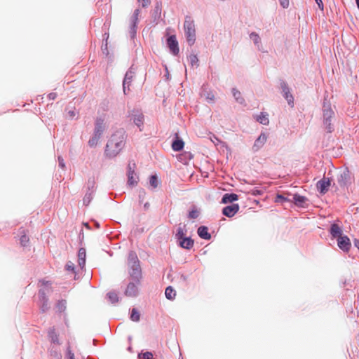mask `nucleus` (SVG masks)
Masks as SVG:
<instances>
[{"mask_svg":"<svg viewBox=\"0 0 359 359\" xmlns=\"http://www.w3.org/2000/svg\"><path fill=\"white\" fill-rule=\"evenodd\" d=\"M128 266L130 267V275L133 280L136 281L137 284H140L142 278V270L140 265V261L135 252H131L128 255Z\"/></svg>","mask_w":359,"mask_h":359,"instance_id":"obj_1","label":"nucleus"},{"mask_svg":"<svg viewBox=\"0 0 359 359\" xmlns=\"http://www.w3.org/2000/svg\"><path fill=\"white\" fill-rule=\"evenodd\" d=\"M40 283L42 286H44V289H41L39 292L40 308L42 312H46L48 309V299L46 294L51 291V284L44 280H41Z\"/></svg>","mask_w":359,"mask_h":359,"instance_id":"obj_2","label":"nucleus"},{"mask_svg":"<svg viewBox=\"0 0 359 359\" xmlns=\"http://www.w3.org/2000/svg\"><path fill=\"white\" fill-rule=\"evenodd\" d=\"M184 27L187 41L190 46H192L196 40V31L194 21L187 17Z\"/></svg>","mask_w":359,"mask_h":359,"instance_id":"obj_3","label":"nucleus"},{"mask_svg":"<svg viewBox=\"0 0 359 359\" xmlns=\"http://www.w3.org/2000/svg\"><path fill=\"white\" fill-rule=\"evenodd\" d=\"M323 123L328 133H332L334 130L332 120L334 117V112L330 105L323 106Z\"/></svg>","mask_w":359,"mask_h":359,"instance_id":"obj_4","label":"nucleus"},{"mask_svg":"<svg viewBox=\"0 0 359 359\" xmlns=\"http://www.w3.org/2000/svg\"><path fill=\"white\" fill-rule=\"evenodd\" d=\"M140 13V11L139 9H135L133 15L130 19L128 33L132 39H134L136 36L137 25L138 22Z\"/></svg>","mask_w":359,"mask_h":359,"instance_id":"obj_5","label":"nucleus"},{"mask_svg":"<svg viewBox=\"0 0 359 359\" xmlns=\"http://www.w3.org/2000/svg\"><path fill=\"white\" fill-rule=\"evenodd\" d=\"M136 165L135 163L130 162L128 165V184L129 186L134 187L138 183V177L135 170Z\"/></svg>","mask_w":359,"mask_h":359,"instance_id":"obj_6","label":"nucleus"},{"mask_svg":"<svg viewBox=\"0 0 359 359\" xmlns=\"http://www.w3.org/2000/svg\"><path fill=\"white\" fill-rule=\"evenodd\" d=\"M114 136L116 137L115 140L116 141L115 143L116 149H114V152L116 151V153H118L125 145L126 132L123 130H117Z\"/></svg>","mask_w":359,"mask_h":359,"instance_id":"obj_7","label":"nucleus"},{"mask_svg":"<svg viewBox=\"0 0 359 359\" xmlns=\"http://www.w3.org/2000/svg\"><path fill=\"white\" fill-rule=\"evenodd\" d=\"M167 45L170 49V51L175 55H177L179 52L178 42L177 41L175 35L169 36L167 39Z\"/></svg>","mask_w":359,"mask_h":359,"instance_id":"obj_8","label":"nucleus"},{"mask_svg":"<svg viewBox=\"0 0 359 359\" xmlns=\"http://www.w3.org/2000/svg\"><path fill=\"white\" fill-rule=\"evenodd\" d=\"M339 248L344 252H348L351 246L350 239L346 236H341L337 238Z\"/></svg>","mask_w":359,"mask_h":359,"instance_id":"obj_9","label":"nucleus"},{"mask_svg":"<svg viewBox=\"0 0 359 359\" xmlns=\"http://www.w3.org/2000/svg\"><path fill=\"white\" fill-rule=\"evenodd\" d=\"M337 182L341 187H346L348 184L351 183V176L348 170L343 171L337 177Z\"/></svg>","mask_w":359,"mask_h":359,"instance_id":"obj_10","label":"nucleus"},{"mask_svg":"<svg viewBox=\"0 0 359 359\" xmlns=\"http://www.w3.org/2000/svg\"><path fill=\"white\" fill-rule=\"evenodd\" d=\"M136 281H131L127 285L125 294L128 297H135L138 294V285Z\"/></svg>","mask_w":359,"mask_h":359,"instance_id":"obj_11","label":"nucleus"},{"mask_svg":"<svg viewBox=\"0 0 359 359\" xmlns=\"http://www.w3.org/2000/svg\"><path fill=\"white\" fill-rule=\"evenodd\" d=\"M238 210L239 205L238 204H232L224 207L222 210V213L228 217H232L238 212Z\"/></svg>","mask_w":359,"mask_h":359,"instance_id":"obj_12","label":"nucleus"},{"mask_svg":"<svg viewBox=\"0 0 359 359\" xmlns=\"http://www.w3.org/2000/svg\"><path fill=\"white\" fill-rule=\"evenodd\" d=\"M330 184V179L323 178L317 183L318 190L320 194H324L328 191Z\"/></svg>","mask_w":359,"mask_h":359,"instance_id":"obj_13","label":"nucleus"},{"mask_svg":"<svg viewBox=\"0 0 359 359\" xmlns=\"http://www.w3.org/2000/svg\"><path fill=\"white\" fill-rule=\"evenodd\" d=\"M280 86L284 93V97L287 100L290 105H292L294 102V98L290 92V89L285 81L280 82Z\"/></svg>","mask_w":359,"mask_h":359,"instance_id":"obj_14","label":"nucleus"},{"mask_svg":"<svg viewBox=\"0 0 359 359\" xmlns=\"http://www.w3.org/2000/svg\"><path fill=\"white\" fill-rule=\"evenodd\" d=\"M266 140L267 135L264 133H262L255 140L254 145L252 147V149L255 151H258L260 148H262L264 146V144L266 142Z\"/></svg>","mask_w":359,"mask_h":359,"instance_id":"obj_15","label":"nucleus"},{"mask_svg":"<svg viewBox=\"0 0 359 359\" xmlns=\"http://www.w3.org/2000/svg\"><path fill=\"white\" fill-rule=\"evenodd\" d=\"M179 241V245L181 248L190 250L194 246V240H192L190 237H185Z\"/></svg>","mask_w":359,"mask_h":359,"instance_id":"obj_16","label":"nucleus"},{"mask_svg":"<svg viewBox=\"0 0 359 359\" xmlns=\"http://www.w3.org/2000/svg\"><path fill=\"white\" fill-rule=\"evenodd\" d=\"M133 73L132 72H128L126 74L125 79L123 81V92L125 94H127V92H126L127 88H128V90H130L129 86L133 80Z\"/></svg>","mask_w":359,"mask_h":359,"instance_id":"obj_17","label":"nucleus"},{"mask_svg":"<svg viewBox=\"0 0 359 359\" xmlns=\"http://www.w3.org/2000/svg\"><path fill=\"white\" fill-rule=\"evenodd\" d=\"M86 252L85 248H80L78 252V264L79 266L83 269L86 264Z\"/></svg>","mask_w":359,"mask_h":359,"instance_id":"obj_18","label":"nucleus"},{"mask_svg":"<svg viewBox=\"0 0 359 359\" xmlns=\"http://www.w3.org/2000/svg\"><path fill=\"white\" fill-rule=\"evenodd\" d=\"M330 232L333 238H338L339 236H342V230L337 224H332Z\"/></svg>","mask_w":359,"mask_h":359,"instance_id":"obj_19","label":"nucleus"},{"mask_svg":"<svg viewBox=\"0 0 359 359\" xmlns=\"http://www.w3.org/2000/svg\"><path fill=\"white\" fill-rule=\"evenodd\" d=\"M198 234L201 238L205 240H210L211 238V235L208 233V229L205 226H201L198 229Z\"/></svg>","mask_w":359,"mask_h":359,"instance_id":"obj_20","label":"nucleus"},{"mask_svg":"<svg viewBox=\"0 0 359 359\" xmlns=\"http://www.w3.org/2000/svg\"><path fill=\"white\" fill-rule=\"evenodd\" d=\"M238 199V196L236 194H225L222 199V203H233Z\"/></svg>","mask_w":359,"mask_h":359,"instance_id":"obj_21","label":"nucleus"},{"mask_svg":"<svg viewBox=\"0 0 359 359\" xmlns=\"http://www.w3.org/2000/svg\"><path fill=\"white\" fill-rule=\"evenodd\" d=\"M293 201L295 205L302 207L307 201V198L305 196L295 194L293 196Z\"/></svg>","mask_w":359,"mask_h":359,"instance_id":"obj_22","label":"nucleus"},{"mask_svg":"<svg viewBox=\"0 0 359 359\" xmlns=\"http://www.w3.org/2000/svg\"><path fill=\"white\" fill-rule=\"evenodd\" d=\"M184 143L182 140L178 138L175 140L172 144V148L175 151H181L184 147Z\"/></svg>","mask_w":359,"mask_h":359,"instance_id":"obj_23","label":"nucleus"},{"mask_svg":"<svg viewBox=\"0 0 359 359\" xmlns=\"http://www.w3.org/2000/svg\"><path fill=\"white\" fill-rule=\"evenodd\" d=\"M165 295L168 299L172 300L176 296V292L171 286H168L165 289Z\"/></svg>","mask_w":359,"mask_h":359,"instance_id":"obj_24","label":"nucleus"},{"mask_svg":"<svg viewBox=\"0 0 359 359\" xmlns=\"http://www.w3.org/2000/svg\"><path fill=\"white\" fill-rule=\"evenodd\" d=\"M134 123L139 128L143 126L144 123V116L142 114H137L133 118Z\"/></svg>","mask_w":359,"mask_h":359,"instance_id":"obj_25","label":"nucleus"},{"mask_svg":"<svg viewBox=\"0 0 359 359\" xmlns=\"http://www.w3.org/2000/svg\"><path fill=\"white\" fill-rule=\"evenodd\" d=\"M257 121L259 122L261 124L268 125L269 122L268 118V114L261 113L259 116H257Z\"/></svg>","mask_w":359,"mask_h":359,"instance_id":"obj_26","label":"nucleus"},{"mask_svg":"<svg viewBox=\"0 0 359 359\" xmlns=\"http://www.w3.org/2000/svg\"><path fill=\"white\" fill-rule=\"evenodd\" d=\"M186 229H185V225L184 226H179L178 229H177V233H176V238L180 241L184 238H185V235H186Z\"/></svg>","mask_w":359,"mask_h":359,"instance_id":"obj_27","label":"nucleus"},{"mask_svg":"<svg viewBox=\"0 0 359 359\" xmlns=\"http://www.w3.org/2000/svg\"><path fill=\"white\" fill-rule=\"evenodd\" d=\"M48 337H50L51 341L55 344H59L58 336L55 332L54 328L50 329L48 332Z\"/></svg>","mask_w":359,"mask_h":359,"instance_id":"obj_28","label":"nucleus"},{"mask_svg":"<svg viewBox=\"0 0 359 359\" xmlns=\"http://www.w3.org/2000/svg\"><path fill=\"white\" fill-rule=\"evenodd\" d=\"M103 130H104L103 121L97 120V123H96L95 134H97V135L100 136Z\"/></svg>","mask_w":359,"mask_h":359,"instance_id":"obj_29","label":"nucleus"},{"mask_svg":"<svg viewBox=\"0 0 359 359\" xmlns=\"http://www.w3.org/2000/svg\"><path fill=\"white\" fill-rule=\"evenodd\" d=\"M140 312L137 311V309L133 308L131 311V314H130V319L133 320V321H135V322H137L140 320Z\"/></svg>","mask_w":359,"mask_h":359,"instance_id":"obj_30","label":"nucleus"},{"mask_svg":"<svg viewBox=\"0 0 359 359\" xmlns=\"http://www.w3.org/2000/svg\"><path fill=\"white\" fill-rule=\"evenodd\" d=\"M104 35L107 36V38H106L105 43L102 44V52L106 56H109V48H108V42H107V41H108V39L109 37V34H104Z\"/></svg>","mask_w":359,"mask_h":359,"instance_id":"obj_31","label":"nucleus"},{"mask_svg":"<svg viewBox=\"0 0 359 359\" xmlns=\"http://www.w3.org/2000/svg\"><path fill=\"white\" fill-rule=\"evenodd\" d=\"M149 184L154 189L158 187L159 182H158V178L156 175L151 176L150 180H149Z\"/></svg>","mask_w":359,"mask_h":359,"instance_id":"obj_32","label":"nucleus"},{"mask_svg":"<svg viewBox=\"0 0 359 359\" xmlns=\"http://www.w3.org/2000/svg\"><path fill=\"white\" fill-rule=\"evenodd\" d=\"M189 60L192 66H198V58L196 55L191 54L189 57Z\"/></svg>","mask_w":359,"mask_h":359,"instance_id":"obj_33","label":"nucleus"},{"mask_svg":"<svg viewBox=\"0 0 359 359\" xmlns=\"http://www.w3.org/2000/svg\"><path fill=\"white\" fill-rule=\"evenodd\" d=\"M232 92H233V95L236 99V100L238 101L239 102L242 103L243 101V99L242 97H241V93L236 88H233L232 90Z\"/></svg>","mask_w":359,"mask_h":359,"instance_id":"obj_34","label":"nucleus"},{"mask_svg":"<svg viewBox=\"0 0 359 359\" xmlns=\"http://www.w3.org/2000/svg\"><path fill=\"white\" fill-rule=\"evenodd\" d=\"M99 135H97V134H95L94 136L90 139L88 144L90 147H93L97 144L98 140L100 139Z\"/></svg>","mask_w":359,"mask_h":359,"instance_id":"obj_35","label":"nucleus"},{"mask_svg":"<svg viewBox=\"0 0 359 359\" xmlns=\"http://www.w3.org/2000/svg\"><path fill=\"white\" fill-rule=\"evenodd\" d=\"M29 238L27 235L24 234V235L21 236L20 243L22 245H23V246L27 245V244L29 243Z\"/></svg>","mask_w":359,"mask_h":359,"instance_id":"obj_36","label":"nucleus"},{"mask_svg":"<svg viewBox=\"0 0 359 359\" xmlns=\"http://www.w3.org/2000/svg\"><path fill=\"white\" fill-rule=\"evenodd\" d=\"M65 269L67 271H70L73 273H74V270H75V266H74V264L72 262H68L67 264H66V266H65Z\"/></svg>","mask_w":359,"mask_h":359,"instance_id":"obj_37","label":"nucleus"},{"mask_svg":"<svg viewBox=\"0 0 359 359\" xmlns=\"http://www.w3.org/2000/svg\"><path fill=\"white\" fill-rule=\"evenodd\" d=\"M288 201L289 200L287 198L284 197L283 196H282L280 194H278L275 199L276 203H283V202Z\"/></svg>","mask_w":359,"mask_h":359,"instance_id":"obj_38","label":"nucleus"},{"mask_svg":"<svg viewBox=\"0 0 359 359\" xmlns=\"http://www.w3.org/2000/svg\"><path fill=\"white\" fill-rule=\"evenodd\" d=\"M198 212L197 211V210H195V209L192 210L189 213V217L190 219H196L198 217Z\"/></svg>","mask_w":359,"mask_h":359,"instance_id":"obj_39","label":"nucleus"},{"mask_svg":"<svg viewBox=\"0 0 359 359\" xmlns=\"http://www.w3.org/2000/svg\"><path fill=\"white\" fill-rule=\"evenodd\" d=\"M250 38L254 41L255 43H258L260 41L259 35L256 33H252L250 34Z\"/></svg>","mask_w":359,"mask_h":359,"instance_id":"obj_40","label":"nucleus"},{"mask_svg":"<svg viewBox=\"0 0 359 359\" xmlns=\"http://www.w3.org/2000/svg\"><path fill=\"white\" fill-rule=\"evenodd\" d=\"M142 357L144 359H152L153 354L151 352H145L142 353Z\"/></svg>","mask_w":359,"mask_h":359,"instance_id":"obj_41","label":"nucleus"},{"mask_svg":"<svg viewBox=\"0 0 359 359\" xmlns=\"http://www.w3.org/2000/svg\"><path fill=\"white\" fill-rule=\"evenodd\" d=\"M280 5L283 8H286L289 6L290 1L289 0H279Z\"/></svg>","mask_w":359,"mask_h":359,"instance_id":"obj_42","label":"nucleus"},{"mask_svg":"<svg viewBox=\"0 0 359 359\" xmlns=\"http://www.w3.org/2000/svg\"><path fill=\"white\" fill-rule=\"evenodd\" d=\"M140 3L142 4V7H147L150 4V0H137Z\"/></svg>","mask_w":359,"mask_h":359,"instance_id":"obj_43","label":"nucleus"},{"mask_svg":"<svg viewBox=\"0 0 359 359\" xmlns=\"http://www.w3.org/2000/svg\"><path fill=\"white\" fill-rule=\"evenodd\" d=\"M105 155L107 156H108L109 158L111 157V151H110V149H109V144H107L106 145V149H105Z\"/></svg>","mask_w":359,"mask_h":359,"instance_id":"obj_44","label":"nucleus"},{"mask_svg":"<svg viewBox=\"0 0 359 359\" xmlns=\"http://www.w3.org/2000/svg\"><path fill=\"white\" fill-rule=\"evenodd\" d=\"M58 162H59V165L60 168H65V162H64V160L62 158H61L60 156L58 157Z\"/></svg>","mask_w":359,"mask_h":359,"instance_id":"obj_45","label":"nucleus"},{"mask_svg":"<svg viewBox=\"0 0 359 359\" xmlns=\"http://www.w3.org/2000/svg\"><path fill=\"white\" fill-rule=\"evenodd\" d=\"M316 4H318V8L323 11V3L322 1V0H315Z\"/></svg>","mask_w":359,"mask_h":359,"instance_id":"obj_46","label":"nucleus"},{"mask_svg":"<svg viewBox=\"0 0 359 359\" xmlns=\"http://www.w3.org/2000/svg\"><path fill=\"white\" fill-rule=\"evenodd\" d=\"M90 201V194L89 196H86L83 198V203L88 205Z\"/></svg>","mask_w":359,"mask_h":359,"instance_id":"obj_47","label":"nucleus"},{"mask_svg":"<svg viewBox=\"0 0 359 359\" xmlns=\"http://www.w3.org/2000/svg\"><path fill=\"white\" fill-rule=\"evenodd\" d=\"M252 194L253 195H259V194H261V191H259V190H253L252 191Z\"/></svg>","mask_w":359,"mask_h":359,"instance_id":"obj_48","label":"nucleus"},{"mask_svg":"<svg viewBox=\"0 0 359 359\" xmlns=\"http://www.w3.org/2000/svg\"><path fill=\"white\" fill-rule=\"evenodd\" d=\"M69 114L71 117H74L75 116V113L74 111H69Z\"/></svg>","mask_w":359,"mask_h":359,"instance_id":"obj_49","label":"nucleus"},{"mask_svg":"<svg viewBox=\"0 0 359 359\" xmlns=\"http://www.w3.org/2000/svg\"><path fill=\"white\" fill-rule=\"evenodd\" d=\"M69 355L70 359H74V353H72L71 351L69 352Z\"/></svg>","mask_w":359,"mask_h":359,"instance_id":"obj_50","label":"nucleus"},{"mask_svg":"<svg viewBox=\"0 0 359 359\" xmlns=\"http://www.w3.org/2000/svg\"><path fill=\"white\" fill-rule=\"evenodd\" d=\"M55 94L50 93V94L49 95V97H50V99H54V98H55Z\"/></svg>","mask_w":359,"mask_h":359,"instance_id":"obj_51","label":"nucleus"},{"mask_svg":"<svg viewBox=\"0 0 359 359\" xmlns=\"http://www.w3.org/2000/svg\"><path fill=\"white\" fill-rule=\"evenodd\" d=\"M107 296H108V297H109V299H111V298H112V294H111V292H109V293L107 294Z\"/></svg>","mask_w":359,"mask_h":359,"instance_id":"obj_52","label":"nucleus"},{"mask_svg":"<svg viewBox=\"0 0 359 359\" xmlns=\"http://www.w3.org/2000/svg\"><path fill=\"white\" fill-rule=\"evenodd\" d=\"M358 8H359V0H355Z\"/></svg>","mask_w":359,"mask_h":359,"instance_id":"obj_53","label":"nucleus"}]
</instances>
